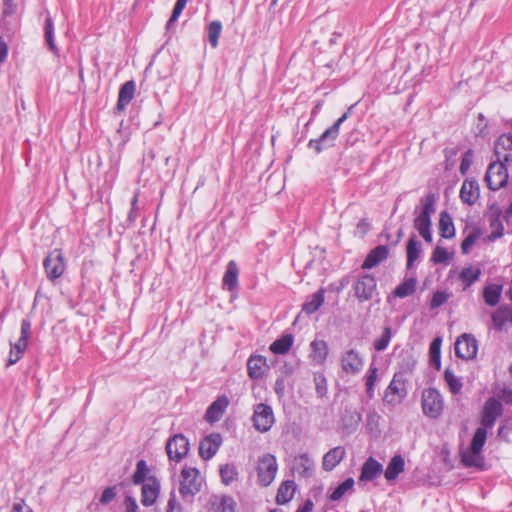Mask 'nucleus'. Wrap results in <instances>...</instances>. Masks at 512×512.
Wrapping results in <instances>:
<instances>
[{
	"mask_svg": "<svg viewBox=\"0 0 512 512\" xmlns=\"http://www.w3.org/2000/svg\"><path fill=\"white\" fill-rule=\"evenodd\" d=\"M448 259H449V254L446 251V249L439 247V246H437L434 249L433 254H432V261L435 264L445 263Z\"/></svg>",
	"mask_w": 512,
	"mask_h": 512,
	"instance_id": "nucleus-53",
	"label": "nucleus"
},
{
	"mask_svg": "<svg viewBox=\"0 0 512 512\" xmlns=\"http://www.w3.org/2000/svg\"><path fill=\"white\" fill-rule=\"evenodd\" d=\"M203 479L195 467H184L180 474L179 493L183 499L192 501L194 496L201 490Z\"/></svg>",
	"mask_w": 512,
	"mask_h": 512,
	"instance_id": "nucleus-2",
	"label": "nucleus"
},
{
	"mask_svg": "<svg viewBox=\"0 0 512 512\" xmlns=\"http://www.w3.org/2000/svg\"><path fill=\"white\" fill-rule=\"evenodd\" d=\"M325 290L320 289L313 293L306 302L302 305V311L308 315L315 313L324 303Z\"/></svg>",
	"mask_w": 512,
	"mask_h": 512,
	"instance_id": "nucleus-26",
	"label": "nucleus"
},
{
	"mask_svg": "<svg viewBox=\"0 0 512 512\" xmlns=\"http://www.w3.org/2000/svg\"><path fill=\"white\" fill-rule=\"evenodd\" d=\"M314 382L316 385V392L319 397L325 396L327 393V382L326 378L322 374H316L314 376Z\"/></svg>",
	"mask_w": 512,
	"mask_h": 512,
	"instance_id": "nucleus-51",
	"label": "nucleus"
},
{
	"mask_svg": "<svg viewBox=\"0 0 512 512\" xmlns=\"http://www.w3.org/2000/svg\"><path fill=\"white\" fill-rule=\"evenodd\" d=\"M472 158H473L472 150H468L463 154L462 160L460 163V167H459L461 174L464 175L467 173V171L469 170V168L472 164Z\"/></svg>",
	"mask_w": 512,
	"mask_h": 512,
	"instance_id": "nucleus-54",
	"label": "nucleus"
},
{
	"mask_svg": "<svg viewBox=\"0 0 512 512\" xmlns=\"http://www.w3.org/2000/svg\"><path fill=\"white\" fill-rule=\"evenodd\" d=\"M416 279L409 278L405 280L403 283L398 285L394 290L393 294L398 298H405L412 295L416 289Z\"/></svg>",
	"mask_w": 512,
	"mask_h": 512,
	"instance_id": "nucleus-42",
	"label": "nucleus"
},
{
	"mask_svg": "<svg viewBox=\"0 0 512 512\" xmlns=\"http://www.w3.org/2000/svg\"><path fill=\"white\" fill-rule=\"evenodd\" d=\"M477 239L475 234H469L461 244L462 253L467 254Z\"/></svg>",
	"mask_w": 512,
	"mask_h": 512,
	"instance_id": "nucleus-58",
	"label": "nucleus"
},
{
	"mask_svg": "<svg viewBox=\"0 0 512 512\" xmlns=\"http://www.w3.org/2000/svg\"><path fill=\"white\" fill-rule=\"evenodd\" d=\"M391 337H392L391 328L389 326L384 327L381 336L376 338L373 342V346H374L375 350L379 351V352L384 351L388 347Z\"/></svg>",
	"mask_w": 512,
	"mask_h": 512,
	"instance_id": "nucleus-45",
	"label": "nucleus"
},
{
	"mask_svg": "<svg viewBox=\"0 0 512 512\" xmlns=\"http://www.w3.org/2000/svg\"><path fill=\"white\" fill-rule=\"evenodd\" d=\"M45 39L51 51L57 53V47L54 43V26L51 17L45 20Z\"/></svg>",
	"mask_w": 512,
	"mask_h": 512,
	"instance_id": "nucleus-47",
	"label": "nucleus"
},
{
	"mask_svg": "<svg viewBox=\"0 0 512 512\" xmlns=\"http://www.w3.org/2000/svg\"><path fill=\"white\" fill-rule=\"evenodd\" d=\"M116 497V487H107L102 492V495L100 497V503L102 504H108L110 503L114 498Z\"/></svg>",
	"mask_w": 512,
	"mask_h": 512,
	"instance_id": "nucleus-55",
	"label": "nucleus"
},
{
	"mask_svg": "<svg viewBox=\"0 0 512 512\" xmlns=\"http://www.w3.org/2000/svg\"><path fill=\"white\" fill-rule=\"evenodd\" d=\"M222 31V24L220 21H212L208 26V40L213 48L218 46V40Z\"/></svg>",
	"mask_w": 512,
	"mask_h": 512,
	"instance_id": "nucleus-46",
	"label": "nucleus"
},
{
	"mask_svg": "<svg viewBox=\"0 0 512 512\" xmlns=\"http://www.w3.org/2000/svg\"><path fill=\"white\" fill-rule=\"evenodd\" d=\"M221 481L224 485L232 484L238 478V470L234 464H224L219 469Z\"/></svg>",
	"mask_w": 512,
	"mask_h": 512,
	"instance_id": "nucleus-37",
	"label": "nucleus"
},
{
	"mask_svg": "<svg viewBox=\"0 0 512 512\" xmlns=\"http://www.w3.org/2000/svg\"><path fill=\"white\" fill-rule=\"evenodd\" d=\"M278 465L274 455L265 454L259 458L257 464V475L259 483L266 487L269 486L277 473Z\"/></svg>",
	"mask_w": 512,
	"mask_h": 512,
	"instance_id": "nucleus-6",
	"label": "nucleus"
},
{
	"mask_svg": "<svg viewBox=\"0 0 512 512\" xmlns=\"http://www.w3.org/2000/svg\"><path fill=\"white\" fill-rule=\"evenodd\" d=\"M186 2L183 1V0H177L176 3H175V6L173 8V11H172V15L170 17V19L168 20V23H167V27L170 28L171 25L177 21V19L179 18V16L181 15L183 9L185 8L186 6Z\"/></svg>",
	"mask_w": 512,
	"mask_h": 512,
	"instance_id": "nucleus-50",
	"label": "nucleus"
},
{
	"mask_svg": "<svg viewBox=\"0 0 512 512\" xmlns=\"http://www.w3.org/2000/svg\"><path fill=\"white\" fill-rule=\"evenodd\" d=\"M238 267L235 261L231 260L226 268L223 276V286L227 287L229 291L233 290L238 284Z\"/></svg>",
	"mask_w": 512,
	"mask_h": 512,
	"instance_id": "nucleus-30",
	"label": "nucleus"
},
{
	"mask_svg": "<svg viewBox=\"0 0 512 512\" xmlns=\"http://www.w3.org/2000/svg\"><path fill=\"white\" fill-rule=\"evenodd\" d=\"M292 345H293V336L290 334H287V335H283L279 339L275 340L271 344L270 350L274 354H285L290 350Z\"/></svg>",
	"mask_w": 512,
	"mask_h": 512,
	"instance_id": "nucleus-35",
	"label": "nucleus"
},
{
	"mask_svg": "<svg viewBox=\"0 0 512 512\" xmlns=\"http://www.w3.org/2000/svg\"><path fill=\"white\" fill-rule=\"evenodd\" d=\"M148 473V467L144 460H140L137 462L136 470L133 475V483L138 485L145 481L146 475Z\"/></svg>",
	"mask_w": 512,
	"mask_h": 512,
	"instance_id": "nucleus-48",
	"label": "nucleus"
},
{
	"mask_svg": "<svg viewBox=\"0 0 512 512\" xmlns=\"http://www.w3.org/2000/svg\"><path fill=\"white\" fill-rule=\"evenodd\" d=\"M481 275V271L479 268L475 267H465L460 272V279L464 283V289L470 287L474 282H476Z\"/></svg>",
	"mask_w": 512,
	"mask_h": 512,
	"instance_id": "nucleus-40",
	"label": "nucleus"
},
{
	"mask_svg": "<svg viewBox=\"0 0 512 512\" xmlns=\"http://www.w3.org/2000/svg\"><path fill=\"white\" fill-rule=\"evenodd\" d=\"M492 322L495 329L501 331L506 324L512 323V308L507 305L500 306L493 312Z\"/></svg>",
	"mask_w": 512,
	"mask_h": 512,
	"instance_id": "nucleus-23",
	"label": "nucleus"
},
{
	"mask_svg": "<svg viewBox=\"0 0 512 512\" xmlns=\"http://www.w3.org/2000/svg\"><path fill=\"white\" fill-rule=\"evenodd\" d=\"M478 350L477 340L470 334H462L455 343V354L465 360L473 359Z\"/></svg>",
	"mask_w": 512,
	"mask_h": 512,
	"instance_id": "nucleus-11",
	"label": "nucleus"
},
{
	"mask_svg": "<svg viewBox=\"0 0 512 512\" xmlns=\"http://www.w3.org/2000/svg\"><path fill=\"white\" fill-rule=\"evenodd\" d=\"M214 512H235L236 503L230 496L216 498L213 503Z\"/></svg>",
	"mask_w": 512,
	"mask_h": 512,
	"instance_id": "nucleus-36",
	"label": "nucleus"
},
{
	"mask_svg": "<svg viewBox=\"0 0 512 512\" xmlns=\"http://www.w3.org/2000/svg\"><path fill=\"white\" fill-rule=\"evenodd\" d=\"M253 423L256 430L267 432L274 423V414L269 405L260 403L256 405L253 414Z\"/></svg>",
	"mask_w": 512,
	"mask_h": 512,
	"instance_id": "nucleus-10",
	"label": "nucleus"
},
{
	"mask_svg": "<svg viewBox=\"0 0 512 512\" xmlns=\"http://www.w3.org/2000/svg\"><path fill=\"white\" fill-rule=\"evenodd\" d=\"M369 230L370 224L367 219H361L356 226L355 234L360 237H364Z\"/></svg>",
	"mask_w": 512,
	"mask_h": 512,
	"instance_id": "nucleus-56",
	"label": "nucleus"
},
{
	"mask_svg": "<svg viewBox=\"0 0 512 512\" xmlns=\"http://www.w3.org/2000/svg\"><path fill=\"white\" fill-rule=\"evenodd\" d=\"M228 405L229 400L226 396L218 397L206 410L205 419L210 423L219 421Z\"/></svg>",
	"mask_w": 512,
	"mask_h": 512,
	"instance_id": "nucleus-19",
	"label": "nucleus"
},
{
	"mask_svg": "<svg viewBox=\"0 0 512 512\" xmlns=\"http://www.w3.org/2000/svg\"><path fill=\"white\" fill-rule=\"evenodd\" d=\"M481 452H475L471 448L461 453V461L466 467H481L483 458Z\"/></svg>",
	"mask_w": 512,
	"mask_h": 512,
	"instance_id": "nucleus-39",
	"label": "nucleus"
},
{
	"mask_svg": "<svg viewBox=\"0 0 512 512\" xmlns=\"http://www.w3.org/2000/svg\"><path fill=\"white\" fill-rule=\"evenodd\" d=\"M404 465V459L401 455L393 456L384 473L386 480L394 481L398 475L404 471Z\"/></svg>",
	"mask_w": 512,
	"mask_h": 512,
	"instance_id": "nucleus-27",
	"label": "nucleus"
},
{
	"mask_svg": "<svg viewBox=\"0 0 512 512\" xmlns=\"http://www.w3.org/2000/svg\"><path fill=\"white\" fill-rule=\"evenodd\" d=\"M444 407L442 395L435 388H427L422 392L423 413L430 418H437L441 415Z\"/></svg>",
	"mask_w": 512,
	"mask_h": 512,
	"instance_id": "nucleus-5",
	"label": "nucleus"
},
{
	"mask_svg": "<svg viewBox=\"0 0 512 512\" xmlns=\"http://www.w3.org/2000/svg\"><path fill=\"white\" fill-rule=\"evenodd\" d=\"M439 232L440 235L446 239L452 238L455 235L453 220L447 211L440 213Z\"/></svg>",
	"mask_w": 512,
	"mask_h": 512,
	"instance_id": "nucleus-29",
	"label": "nucleus"
},
{
	"mask_svg": "<svg viewBox=\"0 0 512 512\" xmlns=\"http://www.w3.org/2000/svg\"><path fill=\"white\" fill-rule=\"evenodd\" d=\"M342 371L348 375L358 374L364 365L363 358L355 349L345 351L340 358Z\"/></svg>",
	"mask_w": 512,
	"mask_h": 512,
	"instance_id": "nucleus-13",
	"label": "nucleus"
},
{
	"mask_svg": "<svg viewBox=\"0 0 512 512\" xmlns=\"http://www.w3.org/2000/svg\"><path fill=\"white\" fill-rule=\"evenodd\" d=\"M169 459L180 461L189 451V441L182 434L171 437L166 444Z\"/></svg>",
	"mask_w": 512,
	"mask_h": 512,
	"instance_id": "nucleus-12",
	"label": "nucleus"
},
{
	"mask_svg": "<svg viewBox=\"0 0 512 512\" xmlns=\"http://www.w3.org/2000/svg\"><path fill=\"white\" fill-rule=\"evenodd\" d=\"M444 381L453 395L460 394L463 388V383L459 377L455 375L452 369L447 367L443 374Z\"/></svg>",
	"mask_w": 512,
	"mask_h": 512,
	"instance_id": "nucleus-32",
	"label": "nucleus"
},
{
	"mask_svg": "<svg viewBox=\"0 0 512 512\" xmlns=\"http://www.w3.org/2000/svg\"><path fill=\"white\" fill-rule=\"evenodd\" d=\"M166 512H181V505L176 499V495L174 492L171 493L170 498L167 503Z\"/></svg>",
	"mask_w": 512,
	"mask_h": 512,
	"instance_id": "nucleus-57",
	"label": "nucleus"
},
{
	"mask_svg": "<svg viewBox=\"0 0 512 512\" xmlns=\"http://www.w3.org/2000/svg\"><path fill=\"white\" fill-rule=\"evenodd\" d=\"M378 381V368L371 365L365 377L366 395L372 399L375 395V385Z\"/></svg>",
	"mask_w": 512,
	"mask_h": 512,
	"instance_id": "nucleus-38",
	"label": "nucleus"
},
{
	"mask_svg": "<svg viewBox=\"0 0 512 512\" xmlns=\"http://www.w3.org/2000/svg\"><path fill=\"white\" fill-rule=\"evenodd\" d=\"M406 395L405 381L395 374L384 392L383 401L385 404L395 406L400 404Z\"/></svg>",
	"mask_w": 512,
	"mask_h": 512,
	"instance_id": "nucleus-9",
	"label": "nucleus"
},
{
	"mask_svg": "<svg viewBox=\"0 0 512 512\" xmlns=\"http://www.w3.org/2000/svg\"><path fill=\"white\" fill-rule=\"evenodd\" d=\"M499 397L505 402V403H512V387H504L501 391V394Z\"/></svg>",
	"mask_w": 512,
	"mask_h": 512,
	"instance_id": "nucleus-64",
	"label": "nucleus"
},
{
	"mask_svg": "<svg viewBox=\"0 0 512 512\" xmlns=\"http://www.w3.org/2000/svg\"><path fill=\"white\" fill-rule=\"evenodd\" d=\"M311 357L318 363L323 364L328 355V345L324 340H314L310 344Z\"/></svg>",
	"mask_w": 512,
	"mask_h": 512,
	"instance_id": "nucleus-28",
	"label": "nucleus"
},
{
	"mask_svg": "<svg viewBox=\"0 0 512 512\" xmlns=\"http://www.w3.org/2000/svg\"><path fill=\"white\" fill-rule=\"evenodd\" d=\"M421 211L414 220V228L420 236L428 243L432 242L431 215L435 212V196L427 194L420 201Z\"/></svg>",
	"mask_w": 512,
	"mask_h": 512,
	"instance_id": "nucleus-1",
	"label": "nucleus"
},
{
	"mask_svg": "<svg viewBox=\"0 0 512 512\" xmlns=\"http://www.w3.org/2000/svg\"><path fill=\"white\" fill-rule=\"evenodd\" d=\"M421 253L420 244L415 236H412L407 244V267L410 268Z\"/></svg>",
	"mask_w": 512,
	"mask_h": 512,
	"instance_id": "nucleus-43",
	"label": "nucleus"
},
{
	"mask_svg": "<svg viewBox=\"0 0 512 512\" xmlns=\"http://www.w3.org/2000/svg\"><path fill=\"white\" fill-rule=\"evenodd\" d=\"M295 484L293 481L283 482L276 495V502L280 505L288 503L294 496Z\"/></svg>",
	"mask_w": 512,
	"mask_h": 512,
	"instance_id": "nucleus-33",
	"label": "nucleus"
},
{
	"mask_svg": "<svg viewBox=\"0 0 512 512\" xmlns=\"http://www.w3.org/2000/svg\"><path fill=\"white\" fill-rule=\"evenodd\" d=\"M10 512H33V511L23 500H20L13 504Z\"/></svg>",
	"mask_w": 512,
	"mask_h": 512,
	"instance_id": "nucleus-61",
	"label": "nucleus"
},
{
	"mask_svg": "<svg viewBox=\"0 0 512 512\" xmlns=\"http://www.w3.org/2000/svg\"><path fill=\"white\" fill-rule=\"evenodd\" d=\"M46 276L50 280L60 278L66 268L63 253L59 249L51 251L43 261Z\"/></svg>",
	"mask_w": 512,
	"mask_h": 512,
	"instance_id": "nucleus-8",
	"label": "nucleus"
},
{
	"mask_svg": "<svg viewBox=\"0 0 512 512\" xmlns=\"http://www.w3.org/2000/svg\"><path fill=\"white\" fill-rule=\"evenodd\" d=\"M223 439L220 433L207 435L199 444V455L204 460L211 459L222 445Z\"/></svg>",
	"mask_w": 512,
	"mask_h": 512,
	"instance_id": "nucleus-15",
	"label": "nucleus"
},
{
	"mask_svg": "<svg viewBox=\"0 0 512 512\" xmlns=\"http://www.w3.org/2000/svg\"><path fill=\"white\" fill-rule=\"evenodd\" d=\"M136 90V86L134 81L125 82L119 91L118 101H117V109L122 111L125 107L131 102L134 97V93Z\"/></svg>",
	"mask_w": 512,
	"mask_h": 512,
	"instance_id": "nucleus-24",
	"label": "nucleus"
},
{
	"mask_svg": "<svg viewBox=\"0 0 512 512\" xmlns=\"http://www.w3.org/2000/svg\"><path fill=\"white\" fill-rule=\"evenodd\" d=\"M125 507H126V512H139L138 504H137L136 500L131 496L126 497Z\"/></svg>",
	"mask_w": 512,
	"mask_h": 512,
	"instance_id": "nucleus-62",
	"label": "nucleus"
},
{
	"mask_svg": "<svg viewBox=\"0 0 512 512\" xmlns=\"http://www.w3.org/2000/svg\"><path fill=\"white\" fill-rule=\"evenodd\" d=\"M479 195L478 182L473 179H466L460 189L461 200L468 205H473L479 199Z\"/></svg>",
	"mask_w": 512,
	"mask_h": 512,
	"instance_id": "nucleus-18",
	"label": "nucleus"
},
{
	"mask_svg": "<svg viewBox=\"0 0 512 512\" xmlns=\"http://www.w3.org/2000/svg\"><path fill=\"white\" fill-rule=\"evenodd\" d=\"M351 109L352 106L331 127L325 130L319 138L311 139L308 142V147L314 149L316 153H320L322 150L332 147L339 135L340 126L349 117Z\"/></svg>",
	"mask_w": 512,
	"mask_h": 512,
	"instance_id": "nucleus-3",
	"label": "nucleus"
},
{
	"mask_svg": "<svg viewBox=\"0 0 512 512\" xmlns=\"http://www.w3.org/2000/svg\"><path fill=\"white\" fill-rule=\"evenodd\" d=\"M30 336H31V322L29 319H23L21 322L20 338L29 340Z\"/></svg>",
	"mask_w": 512,
	"mask_h": 512,
	"instance_id": "nucleus-59",
	"label": "nucleus"
},
{
	"mask_svg": "<svg viewBox=\"0 0 512 512\" xmlns=\"http://www.w3.org/2000/svg\"><path fill=\"white\" fill-rule=\"evenodd\" d=\"M502 286L498 284L487 285L483 289V299L489 306H496L501 298Z\"/></svg>",
	"mask_w": 512,
	"mask_h": 512,
	"instance_id": "nucleus-31",
	"label": "nucleus"
},
{
	"mask_svg": "<svg viewBox=\"0 0 512 512\" xmlns=\"http://www.w3.org/2000/svg\"><path fill=\"white\" fill-rule=\"evenodd\" d=\"M449 298V294L445 291H437L433 294V297L430 302V307L432 309L438 308L443 305Z\"/></svg>",
	"mask_w": 512,
	"mask_h": 512,
	"instance_id": "nucleus-52",
	"label": "nucleus"
},
{
	"mask_svg": "<svg viewBox=\"0 0 512 512\" xmlns=\"http://www.w3.org/2000/svg\"><path fill=\"white\" fill-rule=\"evenodd\" d=\"M490 226L493 229L491 235L489 236L490 239H496L503 235V226L499 220L498 215L495 217H491Z\"/></svg>",
	"mask_w": 512,
	"mask_h": 512,
	"instance_id": "nucleus-49",
	"label": "nucleus"
},
{
	"mask_svg": "<svg viewBox=\"0 0 512 512\" xmlns=\"http://www.w3.org/2000/svg\"><path fill=\"white\" fill-rule=\"evenodd\" d=\"M138 193H135L132 201H131V210L129 212V215H128V220L130 222H134L137 215H136V210L138 209Z\"/></svg>",
	"mask_w": 512,
	"mask_h": 512,
	"instance_id": "nucleus-60",
	"label": "nucleus"
},
{
	"mask_svg": "<svg viewBox=\"0 0 512 512\" xmlns=\"http://www.w3.org/2000/svg\"><path fill=\"white\" fill-rule=\"evenodd\" d=\"M441 343L440 337L435 338L429 348L430 363L439 370L441 367Z\"/></svg>",
	"mask_w": 512,
	"mask_h": 512,
	"instance_id": "nucleus-41",
	"label": "nucleus"
},
{
	"mask_svg": "<svg viewBox=\"0 0 512 512\" xmlns=\"http://www.w3.org/2000/svg\"><path fill=\"white\" fill-rule=\"evenodd\" d=\"M22 353L19 351H16V349L12 348L10 349L9 358H8V365H14L22 358Z\"/></svg>",
	"mask_w": 512,
	"mask_h": 512,
	"instance_id": "nucleus-63",
	"label": "nucleus"
},
{
	"mask_svg": "<svg viewBox=\"0 0 512 512\" xmlns=\"http://www.w3.org/2000/svg\"><path fill=\"white\" fill-rule=\"evenodd\" d=\"M266 367V358L261 355L251 356L247 361L248 375L254 380H258L263 376Z\"/></svg>",
	"mask_w": 512,
	"mask_h": 512,
	"instance_id": "nucleus-22",
	"label": "nucleus"
},
{
	"mask_svg": "<svg viewBox=\"0 0 512 512\" xmlns=\"http://www.w3.org/2000/svg\"><path fill=\"white\" fill-rule=\"evenodd\" d=\"M508 177L506 163L496 160L489 164L485 174V181L488 188L495 191L507 184Z\"/></svg>",
	"mask_w": 512,
	"mask_h": 512,
	"instance_id": "nucleus-4",
	"label": "nucleus"
},
{
	"mask_svg": "<svg viewBox=\"0 0 512 512\" xmlns=\"http://www.w3.org/2000/svg\"><path fill=\"white\" fill-rule=\"evenodd\" d=\"M494 155L496 160L506 164L512 162V133L499 136L494 144Z\"/></svg>",
	"mask_w": 512,
	"mask_h": 512,
	"instance_id": "nucleus-14",
	"label": "nucleus"
},
{
	"mask_svg": "<svg viewBox=\"0 0 512 512\" xmlns=\"http://www.w3.org/2000/svg\"><path fill=\"white\" fill-rule=\"evenodd\" d=\"M354 484L353 478H347L332 491L329 495V499L333 502L340 501L346 494L354 491Z\"/></svg>",
	"mask_w": 512,
	"mask_h": 512,
	"instance_id": "nucleus-34",
	"label": "nucleus"
},
{
	"mask_svg": "<svg viewBox=\"0 0 512 512\" xmlns=\"http://www.w3.org/2000/svg\"><path fill=\"white\" fill-rule=\"evenodd\" d=\"M377 281L370 274H363L353 284L355 297L360 302H366L373 298L376 293Z\"/></svg>",
	"mask_w": 512,
	"mask_h": 512,
	"instance_id": "nucleus-7",
	"label": "nucleus"
},
{
	"mask_svg": "<svg viewBox=\"0 0 512 512\" xmlns=\"http://www.w3.org/2000/svg\"><path fill=\"white\" fill-rule=\"evenodd\" d=\"M487 427L481 426L475 431L470 448L475 452H481L487 439Z\"/></svg>",
	"mask_w": 512,
	"mask_h": 512,
	"instance_id": "nucleus-44",
	"label": "nucleus"
},
{
	"mask_svg": "<svg viewBox=\"0 0 512 512\" xmlns=\"http://www.w3.org/2000/svg\"><path fill=\"white\" fill-rule=\"evenodd\" d=\"M159 492H160L159 481L154 477L148 478L147 481L142 486L141 503L144 506H152L156 502V500L159 496Z\"/></svg>",
	"mask_w": 512,
	"mask_h": 512,
	"instance_id": "nucleus-17",
	"label": "nucleus"
},
{
	"mask_svg": "<svg viewBox=\"0 0 512 512\" xmlns=\"http://www.w3.org/2000/svg\"><path fill=\"white\" fill-rule=\"evenodd\" d=\"M389 255V249L385 245H379L372 249L368 255L366 256L362 268L363 269H372L379 265L381 262L387 259Z\"/></svg>",
	"mask_w": 512,
	"mask_h": 512,
	"instance_id": "nucleus-20",
	"label": "nucleus"
},
{
	"mask_svg": "<svg viewBox=\"0 0 512 512\" xmlns=\"http://www.w3.org/2000/svg\"><path fill=\"white\" fill-rule=\"evenodd\" d=\"M344 447L337 446L329 450L323 457L322 467L325 471H332L345 457Z\"/></svg>",
	"mask_w": 512,
	"mask_h": 512,
	"instance_id": "nucleus-21",
	"label": "nucleus"
},
{
	"mask_svg": "<svg viewBox=\"0 0 512 512\" xmlns=\"http://www.w3.org/2000/svg\"><path fill=\"white\" fill-rule=\"evenodd\" d=\"M382 472V465L374 458L370 457L363 464L360 474L361 481H370L376 478Z\"/></svg>",
	"mask_w": 512,
	"mask_h": 512,
	"instance_id": "nucleus-25",
	"label": "nucleus"
},
{
	"mask_svg": "<svg viewBox=\"0 0 512 512\" xmlns=\"http://www.w3.org/2000/svg\"><path fill=\"white\" fill-rule=\"evenodd\" d=\"M502 414V404L495 398H489L482 410L481 424L492 428L496 419Z\"/></svg>",
	"mask_w": 512,
	"mask_h": 512,
	"instance_id": "nucleus-16",
	"label": "nucleus"
}]
</instances>
